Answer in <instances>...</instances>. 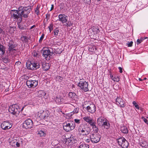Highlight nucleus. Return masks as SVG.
Segmentation results:
<instances>
[{"label":"nucleus","mask_w":148,"mask_h":148,"mask_svg":"<svg viewBox=\"0 0 148 148\" xmlns=\"http://www.w3.org/2000/svg\"><path fill=\"white\" fill-rule=\"evenodd\" d=\"M41 65H42L43 70L45 71H47L50 68L49 64L45 62H41Z\"/></svg>","instance_id":"nucleus-20"},{"label":"nucleus","mask_w":148,"mask_h":148,"mask_svg":"<svg viewBox=\"0 0 148 148\" xmlns=\"http://www.w3.org/2000/svg\"><path fill=\"white\" fill-rule=\"evenodd\" d=\"M142 42L141 41H140V40L139 39H138L136 41V43L137 45H138Z\"/></svg>","instance_id":"nucleus-55"},{"label":"nucleus","mask_w":148,"mask_h":148,"mask_svg":"<svg viewBox=\"0 0 148 148\" xmlns=\"http://www.w3.org/2000/svg\"><path fill=\"white\" fill-rule=\"evenodd\" d=\"M75 124L73 121L66 122L63 124V129L67 132L73 130L75 128Z\"/></svg>","instance_id":"nucleus-4"},{"label":"nucleus","mask_w":148,"mask_h":148,"mask_svg":"<svg viewBox=\"0 0 148 148\" xmlns=\"http://www.w3.org/2000/svg\"><path fill=\"white\" fill-rule=\"evenodd\" d=\"M33 123L32 121L30 119H28L25 121L23 124V127L25 129L31 128L32 127Z\"/></svg>","instance_id":"nucleus-11"},{"label":"nucleus","mask_w":148,"mask_h":148,"mask_svg":"<svg viewBox=\"0 0 148 148\" xmlns=\"http://www.w3.org/2000/svg\"><path fill=\"white\" fill-rule=\"evenodd\" d=\"M59 31V29L57 28H56L55 29L53 30L54 34L55 36H58V34Z\"/></svg>","instance_id":"nucleus-37"},{"label":"nucleus","mask_w":148,"mask_h":148,"mask_svg":"<svg viewBox=\"0 0 148 148\" xmlns=\"http://www.w3.org/2000/svg\"><path fill=\"white\" fill-rule=\"evenodd\" d=\"M69 97L73 100H77L78 99V96L75 92H70L69 93Z\"/></svg>","instance_id":"nucleus-22"},{"label":"nucleus","mask_w":148,"mask_h":148,"mask_svg":"<svg viewBox=\"0 0 148 148\" xmlns=\"http://www.w3.org/2000/svg\"><path fill=\"white\" fill-rule=\"evenodd\" d=\"M19 10H11L10 14H11V18H14L16 19L17 21L21 22V16L19 15L18 13Z\"/></svg>","instance_id":"nucleus-8"},{"label":"nucleus","mask_w":148,"mask_h":148,"mask_svg":"<svg viewBox=\"0 0 148 148\" xmlns=\"http://www.w3.org/2000/svg\"><path fill=\"white\" fill-rule=\"evenodd\" d=\"M141 119H143L144 122L148 125V121L147 119H146L143 116L141 117Z\"/></svg>","instance_id":"nucleus-45"},{"label":"nucleus","mask_w":148,"mask_h":148,"mask_svg":"<svg viewBox=\"0 0 148 148\" xmlns=\"http://www.w3.org/2000/svg\"><path fill=\"white\" fill-rule=\"evenodd\" d=\"M19 10L18 13L19 15H21V22L22 20V17L25 18H26L28 17V15L30 13L31 9L30 7H27L21 6L18 8Z\"/></svg>","instance_id":"nucleus-1"},{"label":"nucleus","mask_w":148,"mask_h":148,"mask_svg":"<svg viewBox=\"0 0 148 148\" xmlns=\"http://www.w3.org/2000/svg\"><path fill=\"white\" fill-rule=\"evenodd\" d=\"M24 108V107H23L22 108H21L20 106L18 105L13 104L10 106L9 111L11 114L15 115L16 116H17L20 112L23 110Z\"/></svg>","instance_id":"nucleus-3"},{"label":"nucleus","mask_w":148,"mask_h":148,"mask_svg":"<svg viewBox=\"0 0 148 148\" xmlns=\"http://www.w3.org/2000/svg\"><path fill=\"white\" fill-rule=\"evenodd\" d=\"M57 78L58 79L60 80L61 81L63 79V77L60 76H57Z\"/></svg>","instance_id":"nucleus-52"},{"label":"nucleus","mask_w":148,"mask_h":148,"mask_svg":"<svg viewBox=\"0 0 148 148\" xmlns=\"http://www.w3.org/2000/svg\"><path fill=\"white\" fill-rule=\"evenodd\" d=\"M50 17V14H47L46 15V18H47V21L49 19Z\"/></svg>","instance_id":"nucleus-53"},{"label":"nucleus","mask_w":148,"mask_h":148,"mask_svg":"<svg viewBox=\"0 0 148 148\" xmlns=\"http://www.w3.org/2000/svg\"><path fill=\"white\" fill-rule=\"evenodd\" d=\"M4 31L3 29L0 27V34H4Z\"/></svg>","instance_id":"nucleus-54"},{"label":"nucleus","mask_w":148,"mask_h":148,"mask_svg":"<svg viewBox=\"0 0 148 148\" xmlns=\"http://www.w3.org/2000/svg\"><path fill=\"white\" fill-rule=\"evenodd\" d=\"M29 39V38L26 36L22 35L21 38V40L23 42H25V43L28 42Z\"/></svg>","instance_id":"nucleus-28"},{"label":"nucleus","mask_w":148,"mask_h":148,"mask_svg":"<svg viewBox=\"0 0 148 148\" xmlns=\"http://www.w3.org/2000/svg\"><path fill=\"white\" fill-rule=\"evenodd\" d=\"M86 4L90 5L91 3V0H82Z\"/></svg>","instance_id":"nucleus-41"},{"label":"nucleus","mask_w":148,"mask_h":148,"mask_svg":"<svg viewBox=\"0 0 148 148\" xmlns=\"http://www.w3.org/2000/svg\"><path fill=\"white\" fill-rule=\"evenodd\" d=\"M79 110V108H76L72 112H73V114H74V113H77L78 112Z\"/></svg>","instance_id":"nucleus-47"},{"label":"nucleus","mask_w":148,"mask_h":148,"mask_svg":"<svg viewBox=\"0 0 148 148\" xmlns=\"http://www.w3.org/2000/svg\"><path fill=\"white\" fill-rule=\"evenodd\" d=\"M73 114V112H71L70 113L66 114L65 115L67 116L70 117H71V116Z\"/></svg>","instance_id":"nucleus-46"},{"label":"nucleus","mask_w":148,"mask_h":148,"mask_svg":"<svg viewBox=\"0 0 148 148\" xmlns=\"http://www.w3.org/2000/svg\"><path fill=\"white\" fill-rule=\"evenodd\" d=\"M2 60L3 62L5 63H6L9 62V60L8 58L6 57H3L2 58Z\"/></svg>","instance_id":"nucleus-35"},{"label":"nucleus","mask_w":148,"mask_h":148,"mask_svg":"<svg viewBox=\"0 0 148 148\" xmlns=\"http://www.w3.org/2000/svg\"><path fill=\"white\" fill-rule=\"evenodd\" d=\"M140 145L143 147L147 148L148 146V144L147 142L145 141H142L139 143Z\"/></svg>","instance_id":"nucleus-29"},{"label":"nucleus","mask_w":148,"mask_h":148,"mask_svg":"<svg viewBox=\"0 0 148 148\" xmlns=\"http://www.w3.org/2000/svg\"><path fill=\"white\" fill-rule=\"evenodd\" d=\"M78 130L79 132H81L83 136H85L88 135L90 133L92 129L90 127L82 124L79 127Z\"/></svg>","instance_id":"nucleus-5"},{"label":"nucleus","mask_w":148,"mask_h":148,"mask_svg":"<svg viewBox=\"0 0 148 148\" xmlns=\"http://www.w3.org/2000/svg\"><path fill=\"white\" fill-rule=\"evenodd\" d=\"M53 148H61V147L58 146H56Z\"/></svg>","instance_id":"nucleus-62"},{"label":"nucleus","mask_w":148,"mask_h":148,"mask_svg":"<svg viewBox=\"0 0 148 148\" xmlns=\"http://www.w3.org/2000/svg\"><path fill=\"white\" fill-rule=\"evenodd\" d=\"M1 126L3 130H7L10 129L12 127V125L9 121H5L2 122Z\"/></svg>","instance_id":"nucleus-14"},{"label":"nucleus","mask_w":148,"mask_h":148,"mask_svg":"<svg viewBox=\"0 0 148 148\" xmlns=\"http://www.w3.org/2000/svg\"><path fill=\"white\" fill-rule=\"evenodd\" d=\"M133 42L132 41H131L130 42H128L127 43V45H128V46L129 47H131L132 46L133 44Z\"/></svg>","instance_id":"nucleus-44"},{"label":"nucleus","mask_w":148,"mask_h":148,"mask_svg":"<svg viewBox=\"0 0 148 148\" xmlns=\"http://www.w3.org/2000/svg\"><path fill=\"white\" fill-rule=\"evenodd\" d=\"M16 145L17 147H20V144L18 141L17 142H16Z\"/></svg>","instance_id":"nucleus-58"},{"label":"nucleus","mask_w":148,"mask_h":148,"mask_svg":"<svg viewBox=\"0 0 148 148\" xmlns=\"http://www.w3.org/2000/svg\"><path fill=\"white\" fill-rule=\"evenodd\" d=\"M118 143L122 148H127L129 145L128 142L123 137L117 139Z\"/></svg>","instance_id":"nucleus-9"},{"label":"nucleus","mask_w":148,"mask_h":148,"mask_svg":"<svg viewBox=\"0 0 148 148\" xmlns=\"http://www.w3.org/2000/svg\"><path fill=\"white\" fill-rule=\"evenodd\" d=\"M91 141L93 143H97L99 142L101 138L99 134H97L95 132H91L89 135Z\"/></svg>","instance_id":"nucleus-7"},{"label":"nucleus","mask_w":148,"mask_h":148,"mask_svg":"<svg viewBox=\"0 0 148 148\" xmlns=\"http://www.w3.org/2000/svg\"><path fill=\"white\" fill-rule=\"evenodd\" d=\"M7 46L8 47V51L9 53L16 51L15 48L17 45L14 44V42L12 40H11L8 43Z\"/></svg>","instance_id":"nucleus-13"},{"label":"nucleus","mask_w":148,"mask_h":148,"mask_svg":"<svg viewBox=\"0 0 148 148\" xmlns=\"http://www.w3.org/2000/svg\"><path fill=\"white\" fill-rule=\"evenodd\" d=\"M45 35L44 34H42V36L40 38V39L39 40V42L40 43H41L43 40L44 38V37Z\"/></svg>","instance_id":"nucleus-43"},{"label":"nucleus","mask_w":148,"mask_h":148,"mask_svg":"<svg viewBox=\"0 0 148 148\" xmlns=\"http://www.w3.org/2000/svg\"><path fill=\"white\" fill-rule=\"evenodd\" d=\"M41 62L37 61H28L26 63L27 69L31 70H36L39 68Z\"/></svg>","instance_id":"nucleus-2"},{"label":"nucleus","mask_w":148,"mask_h":148,"mask_svg":"<svg viewBox=\"0 0 148 148\" xmlns=\"http://www.w3.org/2000/svg\"><path fill=\"white\" fill-rule=\"evenodd\" d=\"M53 25L52 23H51L49 25V26L48 27V28L50 31V32H51V31L53 29Z\"/></svg>","instance_id":"nucleus-42"},{"label":"nucleus","mask_w":148,"mask_h":148,"mask_svg":"<svg viewBox=\"0 0 148 148\" xmlns=\"http://www.w3.org/2000/svg\"><path fill=\"white\" fill-rule=\"evenodd\" d=\"M5 46L0 44V55H3L5 53Z\"/></svg>","instance_id":"nucleus-26"},{"label":"nucleus","mask_w":148,"mask_h":148,"mask_svg":"<svg viewBox=\"0 0 148 148\" xmlns=\"http://www.w3.org/2000/svg\"><path fill=\"white\" fill-rule=\"evenodd\" d=\"M110 78H111V79L113 80V79H114V77H113V75H112L111 74H110Z\"/></svg>","instance_id":"nucleus-60"},{"label":"nucleus","mask_w":148,"mask_h":148,"mask_svg":"<svg viewBox=\"0 0 148 148\" xmlns=\"http://www.w3.org/2000/svg\"><path fill=\"white\" fill-rule=\"evenodd\" d=\"M83 119L88 123L91 125L95 121L89 116L85 117L83 118Z\"/></svg>","instance_id":"nucleus-21"},{"label":"nucleus","mask_w":148,"mask_h":148,"mask_svg":"<svg viewBox=\"0 0 148 148\" xmlns=\"http://www.w3.org/2000/svg\"><path fill=\"white\" fill-rule=\"evenodd\" d=\"M80 120L79 119H74V121H75L74 122L75 123V122L77 124H79L80 123Z\"/></svg>","instance_id":"nucleus-50"},{"label":"nucleus","mask_w":148,"mask_h":148,"mask_svg":"<svg viewBox=\"0 0 148 148\" xmlns=\"http://www.w3.org/2000/svg\"><path fill=\"white\" fill-rule=\"evenodd\" d=\"M118 69L119 70V72L121 73H122L123 72L122 68L120 67H119Z\"/></svg>","instance_id":"nucleus-56"},{"label":"nucleus","mask_w":148,"mask_h":148,"mask_svg":"<svg viewBox=\"0 0 148 148\" xmlns=\"http://www.w3.org/2000/svg\"><path fill=\"white\" fill-rule=\"evenodd\" d=\"M125 102L121 97H118L116 99V104L120 107L121 108L124 107Z\"/></svg>","instance_id":"nucleus-17"},{"label":"nucleus","mask_w":148,"mask_h":148,"mask_svg":"<svg viewBox=\"0 0 148 148\" xmlns=\"http://www.w3.org/2000/svg\"><path fill=\"white\" fill-rule=\"evenodd\" d=\"M93 30V31H95L97 33H98L99 32V29L96 27L94 28Z\"/></svg>","instance_id":"nucleus-51"},{"label":"nucleus","mask_w":148,"mask_h":148,"mask_svg":"<svg viewBox=\"0 0 148 148\" xmlns=\"http://www.w3.org/2000/svg\"><path fill=\"white\" fill-rule=\"evenodd\" d=\"M39 96L42 97V96H44L46 95L45 92L43 90H39L38 92Z\"/></svg>","instance_id":"nucleus-31"},{"label":"nucleus","mask_w":148,"mask_h":148,"mask_svg":"<svg viewBox=\"0 0 148 148\" xmlns=\"http://www.w3.org/2000/svg\"><path fill=\"white\" fill-rule=\"evenodd\" d=\"M64 25L67 27H70L72 25V24L71 21H68L65 23Z\"/></svg>","instance_id":"nucleus-38"},{"label":"nucleus","mask_w":148,"mask_h":148,"mask_svg":"<svg viewBox=\"0 0 148 148\" xmlns=\"http://www.w3.org/2000/svg\"><path fill=\"white\" fill-rule=\"evenodd\" d=\"M55 101L57 103L59 104L61 103L62 101L60 97H57L55 99Z\"/></svg>","instance_id":"nucleus-36"},{"label":"nucleus","mask_w":148,"mask_h":148,"mask_svg":"<svg viewBox=\"0 0 148 148\" xmlns=\"http://www.w3.org/2000/svg\"><path fill=\"white\" fill-rule=\"evenodd\" d=\"M40 119H44L46 121H48L49 117L48 112L47 111H43L42 113L38 114Z\"/></svg>","instance_id":"nucleus-15"},{"label":"nucleus","mask_w":148,"mask_h":148,"mask_svg":"<svg viewBox=\"0 0 148 148\" xmlns=\"http://www.w3.org/2000/svg\"><path fill=\"white\" fill-rule=\"evenodd\" d=\"M18 141L20 143V144H23V140L21 138H18Z\"/></svg>","instance_id":"nucleus-48"},{"label":"nucleus","mask_w":148,"mask_h":148,"mask_svg":"<svg viewBox=\"0 0 148 148\" xmlns=\"http://www.w3.org/2000/svg\"><path fill=\"white\" fill-rule=\"evenodd\" d=\"M47 132V130L43 128L38 131V134H39L40 137H44L46 136Z\"/></svg>","instance_id":"nucleus-23"},{"label":"nucleus","mask_w":148,"mask_h":148,"mask_svg":"<svg viewBox=\"0 0 148 148\" xmlns=\"http://www.w3.org/2000/svg\"><path fill=\"white\" fill-rule=\"evenodd\" d=\"M113 80L116 82H118L119 81V76H114V79H113Z\"/></svg>","instance_id":"nucleus-39"},{"label":"nucleus","mask_w":148,"mask_h":148,"mask_svg":"<svg viewBox=\"0 0 148 148\" xmlns=\"http://www.w3.org/2000/svg\"><path fill=\"white\" fill-rule=\"evenodd\" d=\"M51 10H50V11H51L52 10H53V8H54V5L53 4H52L51 5Z\"/></svg>","instance_id":"nucleus-61"},{"label":"nucleus","mask_w":148,"mask_h":148,"mask_svg":"<svg viewBox=\"0 0 148 148\" xmlns=\"http://www.w3.org/2000/svg\"><path fill=\"white\" fill-rule=\"evenodd\" d=\"M133 104L136 109L138 110L140 109V107L135 101H134L133 102Z\"/></svg>","instance_id":"nucleus-40"},{"label":"nucleus","mask_w":148,"mask_h":148,"mask_svg":"<svg viewBox=\"0 0 148 148\" xmlns=\"http://www.w3.org/2000/svg\"><path fill=\"white\" fill-rule=\"evenodd\" d=\"M89 145L85 144H82L79 146V148H89Z\"/></svg>","instance_id":"nucleus-32"},{"label":"nucleus","mask_w":148,"mask_h":148,"mask_svg":"<svg viewBox=\"0 0 148 148\" xmlns=\"http://www.w3.org/2000/svg\"><path fill=\"white\" fill-rule=\"evenodd\" d=\"M100 127H103L107 130L109 129L110 127V124L109 121L105 119V121L103 123L102 125Z\"/></svg>","instance_id":"nucleus-19"},{"label":"nucleus","mask_w":148,"mask_h":148,"mask_svg":"<svg viewBox=\"0 0 148 148\" xmlns=\"http://www.w3.org/2000/svg\"><path fill=\"white\" fill-rule=\"evenodd\" d=\"M139 39L140 40V41H141L142 42L143 41V40L145 39H144V38H143L142 37H141L140 38V39Z\"/></svg>","instance_id":"nucleus-63"},{"label":"nucleus","mask_w":148,"mask_h":148,"mask_svg":"<svg viewBox=\"0 0 148 148\" xmlns=\"http://www.w3.org/2000/svg\"><path fill=\"white\" fill-rule=\"evenodd\" d=\"M94 130L95 133H97L99 131L98 127L96 125V122L95 121L91 125Z\"/></svg>","instance_id":"nucleus-25"},{"label":"nucleus","mask_w":148,"mask_h":148,"mask_svg":"<svg viewBox=\"0 0 148 148\" xmlns=\"http://www.w3.org/2000/svg\"><path fill=\"white\" fill-rule=\"evenodd\" d=\"M105 119L102 116L99 117L97 119V123L98 125L100 127L102 125L103 123L105 121Z\"/></svg>","instance_id":"nucleus-24"},{"label":"nucleus","mask_w":148,"mask_h":148,"mask_svg":"<svg viewBox=\"0 0 148 148\" xmlns=\"http://www.w3.org/2000/svg\"><path fill=\"white\" fill-rule=\"evenodd\" d=\"M86 110L88 112L91 114L94 113L96 111V108L95 105L93 103L90 104L86 108Z\"/></svg>","instance_id":"nucleus-16"},{"label":"nucleus","mask_w":148,"mask_h":148,"mask_svg":"<svg viewBox=\"0 0 148 148\" xmlns=\"http://www.w3.org/2000/svg\"><path fill=\"white\" fill-rule=\"evenodd\" d=\"M41 53H42V56L45 57L47 60H49L51 56L53 54V53L51 52V51L48 49L45 50H42Z\"/></svg>","instance_id":"nucleus-10"},{"label":"nucleus","mask_w":148,"mask_h":148,"mask_svg":"<svg viewBox=\"0 0 148 148\" xmlns=\"http://www.w3.org/2000/svg\"><path fill=\"white\" fill-rule=\"evenodd\" d=\"M67 141L69 143H72V141L71 140V138L70 137V138H69L67 139Z\"/></svg>","instance_id":"nucleus-57"},{"label":"nucleus","mask_w":148,"mask_h":148,"mask_svg":"<svg viewBox=\"0 0 148 148\" xmlns=\"http://www.w3.org/2000/svg\"><path fill=\"white\" fill-rule=\"evenodd\" d=\"M78 86L80 88L81 90L85 92L89 90L88 88V83L86 82L84 79H80L79 82L77 83Z\"/></svg>","instance_id":"nucleus-6"},{"label":"nucleus","mask_w":148,"mask_h":148,"mask_svg":"<svg viewBox=\"0 0 148 148\" xmlns=\"http://www.w3.org/2000/svg\"><path fill=\"white\" fill-rule=\"evenodd\" d=\"M90 141H91V139L90 138L87 139L86 140V141L87 143H89Z\"/></svg>","instance_id":"nucleus-59"},{"label":"nucleus","mask_w":148,"mask_h":148,"mask_svg":"<svg viewBox=\"0 0 148 148\" xmlns=\"http://www.w3.org/2000/svg\"><path fill=\"white\" fill-rule=\"evenodd\" d=\"M120 131L123 133L127 134L128 132V130L126 126H122L120 128Z\"/></svg>","instance_id":"nucleus-27"},{"label":"nucleus","mask_w":148,"mask_h":148,"mask_svg":"<svg viewBox=\"0 0 148 148\" xmlns=\"http://www.w3.org/2000/svg\"><path fill=\"white\" fill-rule=\"evenodd\" d=\"M26 84L28 87L34 88L37 86L38 84V81L32 80L29 79V80H28L26 81Z\"/></svg>","instance_id":"nucleus-12"},{"label":"nucleus","mask_w":148,"mask_h":148,"mask_svg":"<svg viewBox=\"0 0 148 148\" xmlns=\"http://www.w3.org/2000/svg\"><path fill=\"white\" fill-rule=\"evenodd\" d=\"M58 112H62V114H64V113L63 112H62V110H61V109H59L58 110Z\"/></svg>","instance_id":"nucleus-64"},{"label":"nucleus","mask_w":148,"mask_h":148,"mask_svg":"<svg viewBox=\"0 0 148 148\" xmlns=\"http://www.w3.org/2000/svg\"><path fill=\"white\" fill-rule=\"evenodd\" d=\"M59 20L63 23L67 22L68 17L64 14H60L58 15Z\"/></svg>","instance_id":"nucleus-18"},{"label":"nucleus","mask_w":148,"mask_h":148,"mask_svg":"<svg viewBox=\"0 0 148 148\" xmlns=\"http://www.w3.org/2000/svg\"><path fill=\"white\" fill-rule=\"evenodd\" d=\"M41 5L40 4H38L37 5L36 9H35V13L37 15H38L40 12L39 9L40 8Z\"/></svg>","instance_id":"nucleus-30"},{"label":"nucleus","mask_w":148,"mask_h":148,"mask_svg":"<svg viewBox=\"0 0 148 148\" xmlns=\"http://www.w3.org/2000/svg\"><path fill=\"white\" fill-rule=\"evenodd\" d=\"M33 55L34 56L37 57H39V54L36 52H34Z\"/></svg>","instance_id":"nucleus-49"},{"label":"nucleus","mask_w":148,"mask_h":148,"mask_svg":"<svg viewBox=\"0 0 148 148\" xmlns=\"http://www.w3.org/2000/svg\"><path fill=\"white\" fill-rule=\"evenodd\" d=\"M21 22L17 21V25L18 28L21 29H24L25 28L23 25L21 24Z\"/></svg>","instance_id":"nucleus-34"},{"label":"nucleus","mask_w":148,"mask_h":148,"mask_svg":"<svg viewBox=\"0 0 148 148\" xmlns=\"http://www.w3.org/2000/svg\"><path fill=\"white\" fill-rule=\"evenodd\" d=\"M70 138H71V140L72 141V143L73 144L77 142V140H76L75 137L73 136H71Z\"/></svg>","instance_id":"nucleus-33"}]
</instances>
